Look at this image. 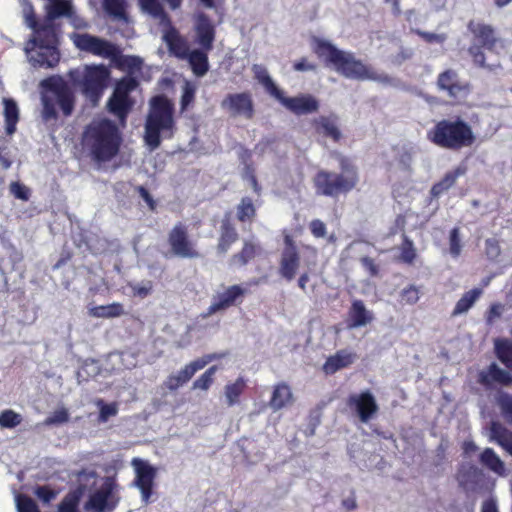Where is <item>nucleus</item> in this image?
<instances>
[{
    "mask_svg": "<svg viewBox=\"0 0 512 512\" xmlns=\"http://www.w3.org/2000/svg\"><path fill=\"white\" fill-rule=\"evenodd\" d=\"M122 142L117 124L108 118L93 119L81 135L83 149L97 163L113 160L119 154Z\"/></svg>",
    "mask_w": 512,
    "mask_h": 512,
    "instance_id": "nucleus-1",
    "label": "nucleus"
},
{
    "mask_svg": "<svg viewBox=\"0 0 512 512\" xmlns=\"http://www.w3.org/2000/svg\"><path fill=\"white\" fill-rule=\"evenodd\" d=\"M467 29L472 34L473 40L468 47V54L475 67L494 73L502 68L501 62L497 59L487 62L485 50L490 53H497V48H504V41L497 36L495 28L487 23L470 20Z\"/></svg>",
    "mask_w": 512,
    "mask_h": 512,
    "instance_id": "nucleus-2",
    "label": "nucleus"
},
{
    "mask_svg": "<svg viewBox=\"0 0 512 512\" xmlns=\"http://www.w3.org/2000/svg\"><path fill=\"white\" fill-rule=\"evenodd\" d=\"M175 129L174 105L164 95L151 99L150 110L145 122L144 141L155 150L161 145V134L164 138H172Z\"/></svg>",
    "mask_w": 512,
    "mask_h": 512,
    "instance_id": "nucleus-3",
    "label": "nucleus"
},
{
    "mask_svg": "<svg viewBox=\"0 0 512 512\" xmlns=\"http://www.w3.org/2000/svg\"><path fill=\"white\" fill-rule=\"evenodd\" d=\"M427 139L439 148L460 151L472 146L476 136L471 125L460 117L442 119L427 131Z\"/></svg>",
    "mask_w": 512,
    "mask_h": 512,
    "instance_id": "nucleus-4",
    "label": "nucleus"
},
{
    "mask_svg": "<svg viewBox=\"0 0 512 512\" xmlns=\"http://www.w3.org/2000/svg\"><path fill=\"white\" fill-rule=\"evenodd\" d=\"M42 88V117L45 121L58 118L57 108L65 117L72 115L75 108V94L61 76H50L40 82Z\"/></svg>",
    "mask_w": 512,
    "mask_h": 512,
    "instance_id": "nucleus-5",
    "label": "nucleus"
},
{
    "mask_svg": "<svg viewBox=\"0 0 512 512\" xmlns=\"http://www.w3.org/2000/svg\"><path fill=\"white\" fill-rule=\"evenodd\" d=\"M341 173L319 170L313 177V186L317 195L338 198L356 188L359 173L356 165L343 157L340 160Z\"/></svg>",
    "mask_w": 512,
    "mask_h": 512,
    "instance_id": "nucleus-6",
    "label": "nucleus"
},
{
    "mask_svg": "<svg viewBox=\"0 0 512 512\" xmlns=\"http://www.w3.org/2000/svg\"><path fill=\"white\" fill-rule=\"evenodd\" d=\"M71 39L75 47L80 51L103 58H110L113 60L121 58L119 66L125 65L129 68H133L141 63L138 57L122 56L121 50L115 44L89 33H74L71 36Z\"/></svg>",
    "mask_w": 512,
    "mask_h": 512,
    "instance_id": "nucleus-7",
    "label": "nucleus"
},
{
    "mask_svg": "<svg viewBox=\"0 0 512 512\" xmlns=\"http://www.w3.org/2000/svg\"><path fill=\"white\" fill-rule=\"evenodd\" d=\"M76 75H79L77 71H71L69 73L74 84L81 87L82 94L90 102L97 104L108 85L110 70L102 64L86 65L81 80H79Z\"/></svg>",
    "mask_w": 512,
    "mask_h": 512,
    "instance_id": "nucleus-8",
    "label": "nucleus"
},
{
    "mask_svg": "<svg viewBox=\"0 0 512 512\" xmlns=\"http://www.w3.org/2000/svg\"><path fill=\"white\" fill-rule=\"evenodd\" d=\"M138 85V80L132 76H124L116 82L114 91L107 101V108L119 120L124 121L132 110L135 102L130 94Z\"/></svg>",
    "mask_w": 512,
    "mask_h": 512,
    "instance_id": "nucleus-9",
    "label": "nucleus"
},
{
    "mask_svg": "<svg viewBox=\"0 0 512 512\" xmlns=\"http://www.w3.org/2000/svg\"><path fill=\"white\" fill-rule=\"evenodd\" d=\"M167 242L172 256L184 259L200 257L195 243L189 237L186 225L182 222H178L172 227L168 233Z\"/></svg>",
    "mask_w": 512,
    "mask_h": 512,
    "instance_id": "nucleus-10",
    "label": "nucleus"
},
{
    "mask_svg": "<svg viewBox=\"0 0 512 512\" xmlns=\"http://www.w3.org/2000/svg\"><path fill=\"white\" fill-rule=\"evenodd\" d=\"M220 107L232 118L252 120L255 116V104L249 91L228 93L222 99Z\"/></svg>",
    "mask_w": 512,
    "mask_h": 512,
    "instance_id": "nucleus-11",
    "label": "nucleus"
},
{
    "mask_svg": "<svg viewBox=\"0 0 512 512\" xmlns=\"http://www.w3.org/2000/svg\"><path fill=\"white\" fill-rule=\"evenodd\" d=\"M437 89L444 92L453 101L465 99L471 92V85L468 81L462 80L454 69H446L439 73L436 80Z\"/></svg>",
    "mask_w": 512,
    "mask_h": 512,
    "instance_id": "nucleus-12",
    "label": "nucleus"
},
{
    "mask_svg": "<svg viewBox=\"0 0 512 512\" xmlns=\"http://www.w3.org/2000/svg\"><path fill=\"white\" fill-rule=\"evenodd\" d=\"M224 356L225 354L223 353L206 354L203 357L185 365L177 374H170L164 381L163 385L169 391L174 392L189 382L195 373L203 369L207 364L214 360L221 359Z\"/></svg>",
    "mask_w": 512,
    "mask_h": 512,
    "instance_id": "nucleus-13",
    "label": "nucleus"
},
{
    "mask_svg": "<svg viewBox=\"0 0 512 512\" xmlns=\"http://www.w3.org/2000/svg\"><path fill=\"white\" fill-rule=\"evenodd\" d=\"M334 68L338 73L349 79H377V73L373 69L366 66L361 60L356 59L354 55L349 52L342 54L341 60L337 62Z\"/></svg>",
    "mask_w": 512,
    "mask_h": 512,
    "instance_id": "nucleus-14",
    "label": "nucleus"
},
{
    "mask_svg": "<svg viewBox=\"0 0 512 512\" xmlns=\"http://www.w3.org/2000/svg\"><path fill=\"white\" fill-rule=\"evenodd\" d=\"M246 294L247 289L239 284L228 286L223 292L217 293L213 297L211 305L207 308L206 312L202 314V317L207 318L219 311L240 305Z\"/></svg>",
    "mask_w": 512,
    "mask_h": 512,
    "instance_id": "nucleus-15",
    "label": "nucleus"
},
{
    "mask_svg": "<svg viewBox=\"0 0 512 512\" xmlns=\"http://www.w3.org/2000/svg\"><path fill=\"white\" fill-rule=\"evenodd\" d=\"M347 406L355 412L362 423H368L379 410L377 401L369 390L349 395Z\"/></svg>",
    "mask_w": 512,
    "mask_h": 512,
    "instance_id": "nucleus-16",
    "label": "nucleus"
},
{
    "mask_svg": "<svg viewBox=\"0 0 512 512\" xmlns=\"http://www.w3.org/2000/svg\"><path fill=\"white\" fill-rule=\"evenodd\" d=\"M285 247L281 253L279 273L287 281L294 279L300 266V255L297 246L290 235L284 237Z\"/></svg>",
    "mask_w": 512,
    "mask_h": 512,
    "instance_id": "nucleus-17",
    "label": "nucleus"
},
{
    "mask_svg": "<svg viewBox=\"0 0 512 512\" xmlns=\"http://www.w3.org/2000/svg\"><path fill=\"white\" fill-rule=\"evenodd\" d=\"M286 109L295 115H307L319 110V101L311 94H301L295 97H286L281 91V97L276 98Z\"/></svg>",
    "mask_w": 512,
    "mask_h": 512,
    "instance_id": "nucleus-18",
    "label": "nucleus"
},
{
    "mask_svg": "<svg viewBox=\"0 0 512 512\" xmlns=\"http://www.w3.org/2000/svg\"><path fill=\"white\" fill-rule=\"evenodd\" d=\"M132 464L136 472L135 485L139 488L143 501L147 503L153 492L156 471L148 463L138 458H134Z\"/></svg>",
    "mask_w": 512,
    "mask_h": 512,
    "instance_id": "nucleus-19",
    "label": "nucleus"
},
{
    "mask_svg": "<svg viewBox=\"0 0 512 512\" xmlns=\"http://www.w3.org/2000/svg\"><path fill=\"white\" fill-rule=\"evenodd\" d=\"M117 502L113 499L112 487L105 485L89 496L84 509L94 512H111L116 508Z\"/></svg>",
    "mask_w": 512,
    "mask_h": 512,
    "instance_id": "nucleus-20",
    "label": "nucleus"
},
{
    "mask_svg": "<svg viewBox=\"0 0 512 512\" xmlns=\"http://www.w3.org/2000/svg\"><path fill=\"white\" fill-rule=\"evenodd\" d=\"M197 42L205 51H211L216 36L215 26L208 15L201 12L195 19Z\"/></svg>",
    "mask_w": 512,
    "mask_h": 512,
    "instance_id": "nucleus-21",
    "label": "nucleus"
},
{
    "mask_svg": "<svg viewBox=\"0 0 512 512\" xmlns=\"http://www.w3.org/2000/svg\"><path fill=\"white\" fill-rule=\"evenodd\" d=\"M239 234L235 225L229 216H225L220 225L219 238L216 245V251L220 255H225L231 247L238 241Z\"/></svg>",
    "mask_w": 512,
    "mask_h": 512,
    "instance_id": "nucleus-22",
    "label": "nucleus"
},
{
    "mask_svg": "<svg viewBox=\"0 0 512 512\" xmlns=\"http://www.w3.org/2000/svg\"><path fill=\"white\" fill-rule=\"evenodd\" d=\"M312 49L316 56L323 60L326 66L333 67L341 60V56L344 53V51L339 50L329 41L320 38L314 39Z\"/></svg>",
    "mask_w": 512,
    "mask_h": 512,
    "instance_id": "nucleus-23",
    "label": "nucleus"
},
{
    "mask_svg": "<svg viewBox=\"0 0 512 512\" xmlns=\"http://www.w3.org/2000/svg\"><path fill=\"white\" fill-rule=\"evenodd\" d=\"M313 127L317 134L330 138L333 142H339L342 138L336 115L319 116L313 120Z\"/></svg>",
    "mask_w": 512,
    "mask_h": 512,
    "instance_id": "nucleus-24",
    "label": "nucleus"
},
{
    "mask_svg": "<svg viewBox=\"0 0 512 512\" xmlns=\"http://www.w3.org/2000/svg\"><path fill=\"white\" fill-rule=\"evenodd\" d=\"M31 42L34 46H57L58 36L54 23L45 19L34 31V37Z\"/></svg>",
    "mask_w": 512,
    "mask_h": 512,
    "instance_id": "nucleus-25",
    "label": "nucleus"
},
{
    "mask_svg": "<svg viewBox=\"0 0 512 512\" xmlns=\"http://www.w3.org/2000/svg\"><path fill=\"white\" fill-rule=\"evenodd\" d=\"M37 48L34 56L31 57L35 67H55L60 60V53L57 46H34Z\"/></svg>",
    "mask_w": 512,
    "mask_h": 512,
    "instance_id": "nucleus-26",
    "label": "nucleus"
},
{
    "mask_svg": "<svg viewBox=\"0 0 512 512\" xmlns=\"http://www.w3.org/2000/svg\"><path fill=\"white\" fill-rule=\"evenodd\" d=\"M493 382L510 386L512 385V375L501 369L496 363H491L487 372L479 374V383L485 387H490Z\"/></svg>",
    "mask_w": 512,
    "mask_h": 512,
    "instance_id": "nucleus-27",
    "label": "nucleus"
},
{
    "mask_svg": "<svg viewBox=\"0 0 512 512\" xmlns=\"http://www.w3.org/2000/svg\"><path fill=\"white\" fill-rule=\"evenodd\" d=\"M467 172L466 165H459L455 169L448 171L443 178L436 182L430 190V194L433 198L440 197L444 192L448 191L453 187L460 176L465 175Z\"/></svg>",
    "mask_w": 512,
    "mask_h": 512,
    "instance_id": "nucleus-28",
    "label": "nucleus"
},
{
    "mask_svg": "<svg viewBox=\"0 0 512 512\" xmlns=\"http://www.w3.org/2000/svg\"><path fill=\"white\" fill-rule=\"evenodd\" d=\"M356 358L354 353L347 350H338L334 355L327 358L323 365L326 374H334L337 371L350 366Z\"/></svg>",
    "mask_w": 512,
    "mask_h": 512,
    "instance_id": "nucleus-29",
    "label": "nucleus"
},
{
    "mask_svg": "<svg viewBox=\"0 0 512 512\" xmlns=\"http://www.w3.org/2000/svg\"><path fill=\"white\" fill-rule=\"evenodd\" d=\"M372 314L366 309L362 300H354L348 312V327L365 326L372 321Z\"/></svg>",
    "mask_w": 512,
    "mask_h": 512,
    "instance_id": "nucleus-30",
    "label": "nucleus"
},
{
    "mask_svg": "<svg viewBox=\"0 0 512 512\" xmlns=\"http://www.w3.org/2000/svg\"><path fill=\"white\" fill-rule=\"evenodd\" d=\"M293 402V394L290 386L285 382L277 383L272 391L269 406L273 411L281 410Z\"/></svg>",
    "mask_w": 512,
    "mask_h": 512,
    "instance_id": "nucleus-31",
    "label": "nucleus"
},
{
    "mask_svg": "<svg viewBox=\"0 0 512 512\" xmlns=\"http://www.w3.org/2000/svg\"><path fill=\"white\" fill-rule=\"evenodd\" d=\"M483 472L474 465L462 466L457 472L459 485L464 489H474L480 484Z\"/></svg>",
    "mask_w": 512,
    "mask_h": 512,
    "instance_id": "nucleus-32",
    "label": "nucleus"
},
{
    "mask_svg": "<svg viewBox=\"0 0 512 512\" xmlns=\"http://www.w3.org/2000/svg\"><path fill=\"white\" fill-rule=\"evenodd\" d=\"M164 40L171 53L175 56L183 59L189 54L185 40L174 27L170 26L169 29L165 31Z\"/></svg>",
    "mask_w": 512,
    "mask_h": 512,
    "instance_id": "nucleus-33",
    "label": "nucleus"
},
{
    "mask_svg": "<svg viewBox=\"0 0 512 512\" xmlns=\"http://www.w3.org/2000/svg\"><path fill=\"white\" fill-rule=\"evenodd\" d=\"M479 462L483 467L499 476L506 475V468L504 462L501 460L498 454L490 447L485 448L480 453Z\"/></svg>",
    "mask_w": 512,
    "mask_h": 512,
    "instance_id": "nucleus-34",
    "label": "nucleus"
},
{
    "mask_svg": "<svg viewBox=\"0 0 512 512\" xmlns=\"http://www.w3.org/2000/svg\"><path fill=\"white\" fill-rule=\"evenodd\" d=\"M258 250L259 247L251 241H244L241 250L230 257L229 266L235 268L246 266L256 257Z\"/></svg>",
    "mask_w": 512,
    "mask_h": 512,
    "instance_id": "nucleus-35",
    "label": "nucleus"
},
{
    "mask_svg": "<svg viewBox=\"0 0 512 512\" xmlns=\"http://www.w3.org/2000/svg\"><path fill=\"white\" fill-rule=\"evenodd\" d=\"M247 388V380L239 376L234 382H229L224 387L225 402L228 407L240 403V398Z\"/></svg>",
    "mask_w": 512,
    "mask_h": 512,
    "instance_id": "nucleus-36",
    "label": "nucleus"
},
{
    "mask_svg": "<svg viewBox=\"0 0 512 512\" xmlns=\"http://www.w3.org/2000/svg\"><path fill=\"white\" fill-rule=\"evenodd\" d=\"M491 440L495 441L512 456V432L500 422L493 421L490 425Z\"/></svg>",
    "mask_w": 512,
    "mask_h": 512,
    "instance_id": "nucleus-37",
    "label": "nucleus"
},
{
    "mask_svg": "<svg viewBox=\"0 0 512 512\" xmlns=\"http://www.w3.org/2000/svg\"><path fill=\"white\" fill-rule=\"evenodd\" d=\"M252 72L254 74V78L264 87L265 91L269 95L275 99L281 97L282 90L277 87L263 65L254 64L252 66Z\"/></svg>",
    "mask_w": 512,
    "mask_h": 512,
    "instance_id": "nucleus-38",
    "label": "nucleus"
},
{
    "mask_svg": "<svg viewBox=\"0 0 512 512\" xmlns=\"http://www.w3.org/2000/svg\"><path fill=\"white\" fill-rule=\"evenodd\" d=\"M102 8L114 20L129 22L126 0H102Z\"/></svg>",
    "mask_w": 512,
    "mask_h": 512,
    "instance_id": "nucleus-39",
    "label": "nucleus"
},
{
    "mask_svg": "<svg viewBox=\"0 0 512 512\" xmlns=\"http://www.w3.org/2000/svg\"><path fill=\"white\" fill-rule=\"evenodd\" d=\"M4 121L5 130L8 135L16 132V126L19 121V109L15 100L11 98H4Z\"/></svg>",
    "mask_w": 512,
    "mask_h": 512,
    "instance_id": "nucleus-40",
    "label": "nucleus"
},
{
    "mask_svg": "<svg viewBox=\"0 0 512 512\" xmlns=\"http://www.w3.org/2000/svg\"><path fill=\"white\" fill-rule=\"evenodd\" d=\"M207 52L208 51H205L203 49H195L191 51L186 57L188 58L192 71L196 76H203L209 70Z\"/></svg>",
    "mask_w": 512,
    "mask_h": 512,
    "instance_id": "nucleus-41",
    "label": "nucleus"
},
{
    "mask_svg": "<svg viewBox=\"0 0 512 512\" xmlns=\"http://www.w3.org/2000/svg\"><path fill=\"white\" fill-rule=\"evenodd\" d=\"M125 314L123 304L113 302L108 305L95 306L89 309V315L96 318H116Z\"/></svg>",
    "mask_w": 512,
    "mask_h": 512,
    "instance_id": "nucleus-42",
    "label": "nucleus"
},
{
    "mask_svg": "<svg viewBox=\"0 0 512 512\" xmlns=\"http://www.w3.org/2000/svg\"><path fill=\"white\" fill-rule=\"evenodd\" d=\"M482 290L480 288H473L465 292L462 297L457 301L452 316H457L466 313L481 296Z\"/></svg>",
    "mask_w": 512,
    "mask_h": 512,
    "instance_id": "nucleus-43",
    "label": "nucleus"
},
{
    "mask_svg": "<svg viewBox=\"0 0 512 512\" xmlns=\"http://www.w3.org/2000/svg\"><path fill=\"white\" fill-rule=\"evenodd\" d=\"M257 215L252 198L243 197L236 207L237 220L241 223H252Z\"/></svg>",
    "mask_w": 512,
    "mask_h": 512,
    "instance_id": "nucleus-44",
    "label": "nucleus"
},
{
    "mask_svg": "<svg viewBox=\"0 0 512 512\" xmlns=\"http://www.w3.org/2000/svg\"><path fill=\"white\" fill-rule=\"evenodd\" d=\"M399 256L398 260L404 264L412 265L414 264L417 258V250L415 248L414 242L406 235V233L402 234V242L399 246Z\"/></svg>",
    "mask_w": 512,
    "mask_h": 512,
    "instance_id": "nucleus-45",
    "label": "nucleus"
},
{
    "mask_svg": "<svg viewBox=\"0 0 512 512\" xmlns=\"http://www.w3.org/2000/svg\"><path fill=\"white\" fill-rule=\"evenodd\" d=\"M138 4L142 12L170 24V19L159 0H138Z\"/></svg>",
    "mask_w": 512,
    "mask_h": 512,
    "instance_id": "nucleus-46",
    "label": "nucleus"
},
{
    "mask_svg": "<svg viewBox=\"0 0 512 512\" xmlns=\"http://www.w3.org/2000/svg\"><path fill=\"white\" fill-rule=\"evenodd\" d=\"M73 14V7L69 0H52L48 10L47 19L52 21L61 16L70 17Z\"/></svg>",
    "mask_w": 512,
    "mask_h": 512,
    "instance_id": "nucleus-47",
    "label": "nucleus"
},
{
    "mask_svg": "<svg viewBox=\"0 0 512 512\" xmlns=\"http://www.w3.org/2000/svg\"><path fill=\"white\" fill-rule=\"evenodd\" d=\"M495 352L500 362L512 371V343L506 339L496 340Z\"/></svg>",
    "mask_w": 512,
    "mask_h": 512,
    "instance_id": "nucleus-48",
    "label": "nucleus"
},
{
    "mask_svg": "<svg viewBox=\"0 0 512 512\" xmlns=\"http://www.w3.org/2000/svg\"><path fill=\"white\" fill-rule=\"evenodd\" d=\"M218 371V366L213 365L209 367L203 374H201L194 382L193 389L207 391L214 383V376Z\"/></svg>",
    "mask_w": 512,
    "mask_h": 512,
    "instance_id": "nucleus-49",
    "label": "nucleus"
},
{
    "mask_svg": "<svg viewBox=\"0 0 512 512\" xmlns=\"http://www.w3.org/2000/svg\"><path fill=\"white\" fill-rule=\"evenodd\" d=\"M497 404L504 419L512 424V396L508 393L501 392L497 397Z\"/></svg>",
    "mask_w": 512,
    "mask_h": 512,
    "instance_id": "nucleus-50",
    "label": "nucleus"
},
{
    "mask_svg": "<svg viewBox=\"0 0 512 512\" xmlns=\"http://www.w3.org/2000/svg\"><path fill=\"white\" fill-rule=\"evenodd\" d=\"M21 421V415L11 409L4 410L0 413V426L3 428H15Z\"/></svg>",
    "mask_w": 512,
    "mask_h": 512,
    "instance_id": "nucleus-51",
    "label": "nucleus"
},
{
    "mask_svg": "<svg viewBox=\"0 0 512 512\" xmlns=\"http://www.w3.org/2000/svg\"><path fill=\"white\" fill-rule=\"evenodd\" d=\"M462 251L460 228L454 227L449 233V253L453 258H458Z\"/></svg>",
    "mask_w": 512,
    "mask_h": 512,
    "instance_id": "nucleus-52",
    "label": "nucleus"
},
{
    "mask_svg": "<svg viewBox=\"0 0 512 512\" xmlns=\"http://www.w3.org/2000/svg\"><path fill=\"white\" fill-rule=\"evenodd\" d=\"M68 421H69V413H68L67 409L60 408V409L54 411L50 416H48L45 419L44 424L47 426L60 425V424L66 423Z\"/></svg>",
    "mask_w": 512,
    "mask_h": 512,
    "instance_id": "nucleus-53",
    "label": "nucleus"
},
{
    "mask_svg": "<svg viewBox=\"0 0 512 512\" xmlns=\"http://www.w3.org/2000/svg\"><path fill=\"white\" fill-rule=\"evenodd\" d=\"M9 190L15 198L22 201H28L30 198V189L18 181L11 182Z\"/></svg>",
    "mask_w": 512,
    "mask_h": 512,
    "instance_id": "nucleus-54",
    "label": "nucleus"
},
{
    "mask_svg": "<svg viewBox=\"0 0 512 512\" xmlns=\"http://www.w3.org/2000/svg\"><path fill=\"white\" fill-rule=\"evenodd\" d=\"M195 92V87L191 83L186 82L183 87V93L180 101L181 110H186L188 106L194 102Z\"/></svg>",
    "mask_w": 512,
    "mask_h": 512,
    "instance_id": "nucleus-55",
    "label": "nucleus"
},
{
    "mask_svg": "<svg viewBox=\"0 0 512 512\" xmlns=\"http://www.w3.org/2000/svg\"><path fill=\"white\" fill-rule=\"evenodd\" d=\"M35 495L44 504H49L57 496V492L50 488L48 485L37 486L35 489Z\"/></svg>",
    "mask_w": 512,
    "mask_h": 512,
    "instance_id": "nucleus-56",
    "label": "nucleus"
},
{
    "mask_svg": "<svg viewBox=\"0 0 512 512\" xmlns=\"http://www.w3.org/2000/svg\"><path fill=\"white\" fill-rule=\"evenodd\" d=\"M400 296L404 303L413 305L419 300V289L415 285H409L401 291Z\"/></svg>",
    "mask_w": 512,
    "mask_h": 512,
    "instance_id": "nucleus-57",
    "label": "nucleus"
},
{
    "mask_svg": "<svg viewBox=\"0 0 512 512\" xmlns=\"http://www.w3.org/2000/svg\"><path fill=\"white\" fill-rule=\"evenodd\" d=\"M17 507L19 512H40L35 501L25 495H21L18 497Z\"/></svg>",
    "mask_w": 512,
    "mask_h": 512,
    "instance_id": "nucleus-58",
    "label": "nucleus"
},
{
    "mask_svg": "<svg viewBox=\"0 0 512 512\" xmlns=\"http://www.w3.org/2000/svg\"><path fill=\"white\" fill-rule=\"evenodd\" d=\"M100 413H99V421L106 422L111 416H115L118 412L117 406L115 403L105 404L103 401H99Z\"/></svg>",
    "mask_w": 512,
    "mask_h": 512,
    "instance_id": "nucleus-59",
    "label": "nucleus"
},
{
    "mask_svg": "<svg viewBox=\"0 0 512 512\" xmlns=\"http://www.w3.org/2000/svg\"><path fill=\"white\" fill-rule=\"evenodd\" d=\"M309 229L315 238H324L327 234L326 224L320 219H313L309 223Z\"/></svg>",
    "mask_w": 512,
    "mask_h": 512,
    "instance_id": "nucleus-60",
    "label": "nucleus"
},
{
    "mask_svg": "<svg viewBox=\"0 0 512 512\" xmlns=\"http://www.w3.org/2000/svg\"><path fill=\"white\" fill-rule=\"evenodd\" d=\"M131 289L134 296H138L140 298H146L151 294L153 290V284L151 281H145L141 284L131 285Z\"/></svg>",
    "mask_w": 512,
    "mask_h": 512,
    "instance_id": "nucleus-61",
    "label": "nucleus"
},
{
    "mask_svg": "<svg viewBox=\"0 0 512 512\" xmlns=\"http://www.w3.org/2000/svg\"><path fill=\"white\" fill-rule=\"evenodd\" d=\"M360 263L367 271L369 276L377 277L379 275V265L369 256H364L360 259Z\"/></svg>",
    "mask_w": 512,
    "mask_h": 512,
    "instance_id": "nucleus-62",
    "label": "nucleus"
},
{
    "mask_svg": "<svg viewBox=\"0 0 512 512\" xmlns=\"http://www.w3.org/2000/svg\"><path fill=\"white\" fill-rule=\"evenodd\" d=\"M78 499L76 497L66 496L58 506L59 512H79L77 509Z\"/></svg>",
    "mask_w": 512,
    "mask_h": 512,
    "instance_id": "nucleus-63",
    "label": "nucleus"
},
{
    "mask_svg": "<svg viewBox=\"0 0 512 512\" xmlns=\"http://www.w3.org/2000/svg\"><path fill=\"white\" fill-rule=\"evenodd\" d=\"M485 252L489 258H497L501 253L499 242L494 238L486 239Z\"/></svg>",
    "mask_w": 512,
    "mask_h": 512,
    "instance_id": "nucleus-64",
    "label": "nucleus"
}]
</instances>
